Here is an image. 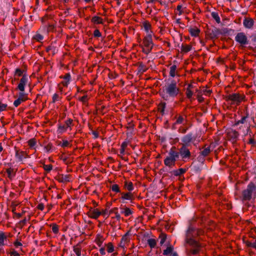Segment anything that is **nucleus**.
Wrapping results in <instances>:
<instances>
[{"label": "nucleus", "instance_id": "1", "mask_svg": "<svg viewBox=\"0 0 256 256\" xmlns=\"http://www.w3.org/2000/svg\"><path fill=\"white\" fill-rule=\"evenodd\" d=\"M198 234V230L191 225L189 226L185 233V243L189 245V252L194 255L198 254L201 247L197 239Z\"/></svg>", "mask_w": 256, "mask_h": 256}, {"label": "nucleus", "instance_id": "2", "mask_svg": "<svg viewBox=\"0 0 256 256\" xmlns=\"http://www.w3.org/2000/svg\"><path fill=\"white\" fill-rule=\"evenodd\" d=\"M180 90L177 86V82L174 80L169 78L162 87V91L160 92V96L164 100H167L168 97L174 98L176 96Z\"/></svg>", "mask_w": 256, "mask_h": 256}, {"label": "nucleus", "instance_id": "3", "mask_svg": "<svg viewBox=\"0 0 256 256\" xmlns=\"http://www.w3.org/2000/svg\"><path fill=\"white\" fill-rule=\"evenodd\" d=\"M256 198V186L252 182L249 183L246 188L242 192V200L249 201Z\"/></svg>", "mask_w": 256, "mask_h": 256}, {"label": "nucleus", "instance_id": "4", "mask_svg": "<svg viewBox=\"0 0 256 256\" xmlns=\"http://www.w3.org/2000/svg\"><path fill=\"white\" fill-rule=\"evenodd\" d=\"M176 149L175 146H172L169 150V156H167L164 160V164L168 167H171L174 166L176 160L179 158V152L174 150Z\"/></svg>", "mask_w": 256, "mask_h": 256}, {"label": "nucleus", "instance_id": "5", "mask_svg": "<svg viewBox=\"0 0 256 256\" xmlns=\"http://www.w3.org/2000/svg\"><path fill=\"white\" fill-rule=\"evenodd\" d=\"M235 40L242 46H244L248 44L246 36L242 32L237 34L235 37Z\"/></svg>", "mask_w": 256, "mask_h": 256}, {"label": "nucleus", "instance_id": "6", "mask_svg": "<svg viewBox=\"0 0 256 256\" xmlns=\"http://www.w3.org/2000/svg\"><path fill=\"white\" fill-rule=\"evenodd\" d=\"M187 146H182L179 149V154L182 159L189 158L191 156L190 150L186 148Z\"/></svg>", "mask_w": 256, "mask_h": 256}, {"label": "nucleus", "instance_id": "7", "mask_svg": "<svg viewBox=\"0 0 256 256\" xmlns=\"http://www.w3.org/2000/svg\"><path fill=\"white\" fill-rule=\"evenodd\" d=\"M228 140L233 144L236 143L238 138L239 136L238 132L236 130H230L227 133Z\"/></svg>", "mask_w": 256, "mask_h": 256}, {"label": "nucleus", "instance_id": "8", "mask_svg": "<svg viewBox=\"0 0 256 256\" xmlns=\"http://www.w3.org/2000/svg\"><path fill=\"white\" fill-rule=\"evenodd\" d=\"M28 76L26 74H24L23 76L20 80V82L18 86V88L20 91H24L25 86L28 82Z\"/></svg>", "mask_w": 256, "mask_h": 256}, {"label": "nucleus", "instance_id": "9", "mask_svg": "<svg viewBox=\"0 0 256 256\" xmlns=\"http://www.w3.org/2000/svg\"><path fill=\"white\" fill-rule=\"evenodd\" d=\"M193 134L192 132H190L184 136L182 138V141L184 143L182 146H188L189 144L192 140Z\"/></svg>", "mask_w": 256, "mask_h": 256}, {"label": "nucleus", "instance_id": "10", "mask_svg": "<svg viewBox=\"0 0 256 256\" xmlns=\"http://www.w3.org/2000/svg\"><path fill=\"white\" fill-rule=\"evenodd\" d=\"M143 43L144 46H153L154 43L152 40V36L151 34H148L144 38Z\"/></svg>", "mask_w": 256, "mask_h": 256}, {"label": "nucleus", "instance_id": "11", "mask_svg": "<svg viewBox=\"0 0 256 256\" xmlns=\"http://www.w3.org/2000/svg\"><path fill=\"white\" fill-rule=\"evenodd\" d=\"M254 24V21L252 18H244L243 20V25L244 28L251 29Z\"/></svg>", "mask_w": 256, "mask_h": 256}, {"label": "nucleus", "instance_id": "12", "mask_svg": "<svg viewBox=\"0 0 256 256\" xmlns=\"http://www.w3.org/2000/svg\"><path fill=\"white\" fill-rule=\"evenodd\" d=\"M226 100H232V102L239 103L241 101V98L240 95L238 94H229L226 97Z\"/></svg>", "mask_w": 256, "mask_h": 256}, {"label": "nucleus", "instance_id": "13", "mask_svg": "<svg viewBox=\"0 0 256 256\" xmlns=\"http://www.w3.org/2000/svg\"><path fill=\"white\" fill-rule=\"evenodd\" d=\"M5 165H6L10 167L9 168H7L6 170V172L8 174V178L10 179L13 178L15 176L16 172L14 171V168H11L12 164L11 163H7L6 164H5Z\"/></svg>", "mask_w": 256, "mask_h": 256}, {"label": "nucleus", "instance_id": "14", "mask_svg": "<svg viewBox=\"0 0 256 256\" xmlns=\"http://www.w3.org/2000/svg\"><path fill=\"white\" fill-rule=\"evenodd\" d=\"M220 34H222L221 30L216 28H214L210 34L211 38H217Z\"/></svg>", "mask_w": 256, "mask_h": 256}, {"label": "nucleus", "instance_id": "15", "mask_svg": "<svg viewBox=\"0 0 256 256\" xmlns=\"http://www.w3.org/2000/svg\"><path fill=\"white\" fill-rule=\"evenodd\" d=\"M186 171V169L180 168L178 170H174L170 172V173L174 176H180L181 174L185 173Z\"/></svg>", "mask_w": 256, "mask_h": 256}, {"label": "nucleus", "instance_id": "16", "mask_svg": "<svg viewBox=\"0 0 256 256\" xmlns=\"http://www.w3.org/2000/svg\"><path fill=\"white\" fill-rule=\"evenodd\" d=\"M26 154L25 152L23 151L18 152L16 150L15 154L16 158L18 160V162L22 161L23 159L25 158L24 155Z\"/></svg>", "mask_w": 256, "mask_h": 256}, {"label": "nucleus", "instance_id": "17", "mask_svg": "<svg viewBox=\"0 0 256 256\" xmlns=\"http://www.w3.org/2000/svg\"><path fill=\"white\" fill-rule=\"evenodd\" d=\"M102 214L100 212L98 209H94L91 212L90 216V218L94 219L98 218Z\"/></svg>", "mask_w": 256, "mask_h": 256}, {"label": "nucleus", "instance_id": "18", "mask_svg": "<svg viewBox=\"0 0 256 256\" xmlns=\"http://www.w3.org/2000/svg\"><path fill=\"white\" fill-rule=\"evenodd\" d=\"M222 34L232 36L234 32V30L228 28H224L221 30Z\"/></svg>", "mask_w": 256, "mask_h": 256}, {"label": "nucleus", "instance_id": "19", "mask_svg": "<svg viewBox=\"0 0 256 256\" xmlns=\"http://www.w3.org/2000/svg\"><path fill=\"white\" fill-rule=\"evenodd\" d=\"M146 70L147 68L142 62H140L138 63V73L142 74L146 72Z\"/></svg>", "mask_w": 256, "mask_h": 256}, {"label": "nucleus", "instance_id": "20", "mask_svg": "<svg viewBox=\"0 0 256 256\" xmlns=\"http://www.w3.org/2000/svg\"><path fill=\"white\" fill-rule=\"evenodd\" d=\"M120 209L121 210V214H123L125 215L126 216H128L132 214V212L130 208H120Z\"/></svg>", "mask_w": 256, "mask_h": 256}, {"label": "nucleus", "instance_id": "21", "mask_svg": "<svg viewBox=\"0 0 256 256\" xmlns=\"http://www.w3.org/2000/svg\"><path fill=\"white\" fill-rule=\"evenodd\" d=\"M58 180L61 182H64L70 181V177L68 175L61 174L58 176Z\"/></svg>", "mask_w": 256, "mask_h": 256}, {"label": "nucleus", "instance_id": "22", "mask_svg": "<svg viewBox=\"0 0 256 256\" xmlns=\"http://www.w3.org/2000/svg\"><path fill=\"white\" fill-rule=\"evenodd\" d=\"M24 74H26V70H21L19 68L16 69L14 72V76H23Z\"/></svg>", "mask_w": 256, "mask_h": 256}, {"label": "nucleus", "instance_id": "23", "mask_svg": "<svg viewBox=\"0 0 256 256\" xmlns=\"http://www.w3.org/2000/svg\"><path fill=\"white\" fill-rule=\"evenodd\" d=\"M67 130L66 127L64 124H60L58 125V129L57 132L58 134H62Z\"/></svg>", "mask_w": 256, "mask_h": 256}, {"label": "nucleus", "instance_id": "24", "mask_svg": "<svg viewBox=\"0 0 256 256\" xmlns=\"http://www.w3.org/2000/svg\"><path fill=\"white\" fill-rule=\"evenodd\" d=\"M147 244L151 248H155L156 244V240L154 238H148L147 240Z\"/></svg>", "mask_w": 256, "mask_h": 256}, {"label": "nucleus", "instance_id": "25", "mask_svg": "<svg viewBox=\"0 0 256 256\" xmlns=\"http://www.w3.org/2000/svg\"><path fill=\"white\" fill-rule=\"evenodd\" d=\"M189 32L192 36L196 37L198 36L199 32H200V30L198 28L194 29L190 28L189 30Z\"/></svg>", "mask_w": 256, "mask_h": 256}, {"label": "nucleus", "instance_id": "26", "mask_svg": "<svg viewBox=\"0 0 256 256\" xmlns=\"http://www.w3.org/2000/svg\"><path fill=\"white\" fill-rule=\"evenodd\" d=\"M211 16H212V18L215 20L216 21V22L218 24H220V18L218 12H212L211 13Z\"/></svg>", "mask_w": 256, "mask_h": 256}, {"label": "nucleus", "instance_id": "27", "mask_svg": "<svg viewBox=\"0 0 256 256\" xmlns=\"http://www.w3.org/2000/svg\"><path fill=\"white\" fill-rule=\"evenodd\" d=\"M177 66L176 65H172L170 68V76L172 78H174L176 76V70Z\"/></svg>", "mask_w": 256, "mask_h": 256}, {"label": "nucleus", "instance_id": "28", "mask_svg": "<svg viewBox=\"0 0 256 256\" xmlns=\"http://www.w3.org/2000/svg\"><path fill=\"white\" fill-rule=\"evenodd\" d=\"M143 26L144 30L148 33V34H151L152 32H150V30L151 28V25L148 22H144L143 23Z\"/></svg>", "mask_w": 256, "mask_h": 256}, {"label": "nucleus", "instance_id": "29", "mask_svg": "<svg viewBox=\"0 0 256 256\" xmlns=\"http://www.w3.org/2000/svg\"><path fill=\"white\" fill-rule=\"evenodd\" d=\"M192 46L190 45H184L182 44L180 48L181 50L184 52H188L192 50Z\"/></svg>", "mask_w": 256, "mask_h": 256}, {"label": "nucleus", "instance_id": "30", "mask_svg": "<svg viewBox=\"0 0 256 256\" xmlns=\"http://www.w3.org/2000/svg\"><path fill=\"white\" fill-rule=\"evenodd\" d=\"M166 107V103L165 102H161L158 105V109L162 114L164 113Z\"/></svg>", "mask_w": 256, "mask_h": 256}, {"label": "nucleus", "instance_id": "31", "mask_svg": "<svg viewBox=\"0 0 256 256\" xmlns=\"http://www.w3.org/2000/svg\"><path fill=\"white\" fill-rule=\"evenodd\" d=\"M174 247L172 246H168L165 250H164L163 254L168 256L173 251Z\"/></svg>", "mask_w": 256, "mask_h": 256}, {"label": "nucleus", "instance_id": "32", "mask_svg": "<svg viewBox=\"0 0 256 256\" xmlns=\"http://www.w3.org/2000/svg\"><path fill=\"white\" fill-rule=\"evenodd\" d=\"M122 199L123 200H131V193L127 192V193H122Z\"/></svg>", "mask_w": 256, "mask_h": 256}, {"label": "nucleus", "instance_id": "33", "mask_svg": "<svg viewBox=\"0 0 256 256\" xmlns=\"http://www.w3.org/2000/svg\"><path fill=\"white\" fill-rule=\"evenodd\" d=\"M6 240V236L3 232H0V246H4V240Z\"/></svg>", "mask_w": 256, "mask_h": 256}, {"label": "nucleus", "instance_id": "34", "mask_svg": "<svg viewBox=\"0 0 256 256\" xmlns=\"http://www.w3.org/2000/svg\"><path fill=\"white\" fill-rule=\"evenodd\" d=\"M124 188L129 191H132L134 189L133 184L132 182H126Z\"/></svg>", "mask_w": 256, "mask_h": 256}, {"label": "nucleus", "instance_id": "35", "mask_svg": "<svg viewBox=\"0 0 256 256\" xmlns=\"http://www.w3.org/2000/svg\"><path fill=\"white\" fill-rule=\"evenodd\" d=\"M60 160H62L66 164H70L72 163V160L68 158V157H66V156H60Z\"/></svg>", "mask_w": 256, "mask_h": 256}, {"label": "nucleus", "instance_id": "36", "mask_svg": "<svg viewBox=\"0 0 256 256\" xmlns=\"http://www.w3.org/2000/svg\"><path fill=\"white\" fill-rule=\"evenodd\" d=\"M210 152V147H208L204 148L203 150L201 151L200 154L202 156H206L209 154Z\"/></svg>", "mask_w": 256, "mask_h": 256}, {"label": "nucleus", "instance_id": "37", "mask_svg": "<svg viewBox=\"0 0 256 256\" xmlns=\"http://www.w3.org/2000/svg\"><path fill=\"white\" fill-rule=\"evenodd\" d=\"M78 245L74 246L73 250L77 256H81V248L78 247Z\"/></svg>", "mask_w": 256, "mask_h": 256}, {"label": "nucleus", "instance_id": "38", "mask_svg": "<svg viewBox=\"0 0 256 256\" xmlns=\"http://www.w3.org/2000/svg\"><path fill=\"white\" fill-rule=\"evenodd\" d=\"M70 74H66L64 78L66 80V81L65 82V83H64V86H67L68 84L69 83V82L70 80Z\"/></svg>", "mask_w": 256, "mask_h": 256}, {"label": "nucleus", "instance_id": "39", "mask_svg": "<svg viewBox=\"0 0 256 256\" xmlns=\"http://www.w3.org/2000/svg\"><path fill=\"white\" fill-rule=\"evenodd\" d=\"M202 168L199 165H194L192 166V170L196 173H198L201 171Z\"/></svg>", "mask_w": 256, "mask_h": 256}, {"label": "nucleus", "instance_id": "40", "mask_svg": "<svg viewBox=\"0 0 256 256\" xmlns=\"http://www.w3.org/2000/svg\"><path fill=\"white\" fill-rule=\"evenodd\" d=\"M111 189H112V190L113 192H120L119 186L116 184H112L111 186Z\"/></svg>", "mask_w": 256, "mask_h": 256}, {"label": "nucleus", "instance_id": "41", "mask_svg": "<svg viewBox=\"0 0 256 256\" xmlns=\"http://www.w3.org/2000/svg\"><path fill=\"white\" fill-rule=\"evenodd\" d=\"M160 244L162 246L166 241V236L164 234H161L160 236Z\"/></svg>", "mask_w": 256, "mask_h": 256}, {"label": "nucleus", "instance_id": "42", "mask_svg": "<svg viewBox=\"0 0 256 256\" xmlns=\"http://www.w3.org/2000/svg\"><path fill=\"white\" fill-rule=\"evenodd\" d=\"M44 169L47 172H50L52 168V164H44L43 165Z\"/></svg>", "mask_w": 256, "mask_h": 256}, {"label": "nucleus", "instance_id": "43", "mask_svg": "<svg viewBox=\"0 0 256 256\" xmlns=\"http://www.w3.org/2000/svg\"><path fill=\"white\" fill-rule=\"evenodd\" d=\"M26 95V94L24 93V91H20L19 93V97L18 98L20 99H23L24 102L27 99L25 98Z\"/></svg>", "mask_w": 256, "mask_h": 256}, {"label": "nucleus", "instance_id": "44", "mask_svg": "<svg viewBox=\"0 0 256 256\" xmlns=\"http://www.w3.org/2000/svg\"><path fill=\"white\" fill-rule=\"evenodd\" d=\"M107 250L109 253H112L114 251V247L112 243L110 242L108 244Z\"/></svg>", "mask_w": 256, "mask_h": 256}, {"label": "nucleus", "instance_id": "45", "mask_svg": "<svg viewBox=\"0 0 256 256\" xmlns=\"http://www.w3.org/2000/svg\"><path fill=\"white\" fill-rule=\"evenodd\" d=\"M22 102H24L23 99L17 98L14 102V105L15 107H18Z\"/></svg>", "mask_w": 256, "mask_h": 256}, {"label": "nucleus", "instance_id": "46", "mask_svg": "<svg viewBox=\"0 0 256 256\" xmlns=\"http://www.w3.org/2000/svg\"><path fill=\"white\" fill-rule=\"evenodd\" d=\"M54 28L55 25L54 24H49L48 26L47 31L48 32H54Z\"/></svg>", "mask_w": 256, "mask_h": 256}, {"label": "nucleus", "instance_id": "47", "mask_svg": "<svg viewBox=\"0 0 256 256\" xmlns=\"http://www.w3.org/2000/svg\"><path fill=\"white\" fill-rule=\"evenodd\" d=\"M28 142L30 148L34 147L36 144V141L34 138H32Z\"/></svg>", "mask_w": 256, "mask_h": 256}, {"label": "nucleus", "instance_id": "48", "mask_svg": "<svg viewBox=\"0 0 256 256\" xmlns=\"http://www.w3.org/2000/svg\"><path fill=\"white\" fill-rule=\"evenodd\" d=\"M52 230L54 233L57 234L58 232V227L57 224H54L52 226Z\"/></svg>", "mask_w": 256, "mask_h": 256}, {"label": "nucleus", "instance_id": "49", "mask_svg": "<svg viewBox=\"0 0 256 256\" xmlns=\"http://www.w3.org/2000/svg\"><path fill=\"white\" fill-rule=\"evenodd\" d=\"M193 94L192 92L189 88H186V95L188 98H190Z\"/></svg>", "mask_w": 256, "mask_h": 256}, {"label": "nucleus", "instance_id": "50", "mask_svg": "<svg viewBox=\"0 0 256 256\" xmlns=\"http://www.w3.org/2000/svg\"><path fill=\"white\" fill-rule=\"evenodd\" d=\"M101 20V18L98 16H94L92 18V22H97L98 24H101L102 22H100L99 20Z\"/></svg>", "mask_w": 256, "mask_h": 256}, {"label": "nucleus", "instance_id": "51", "mask_svg": "<svg viewBox=\"0 0 256 256\" xmlns=\"http://www.w3.org/2000/svg\"><path fill=\"white\" fill-rule=\"evenodd\" d=\"M72 120L70 118H69L68 120L65 122L64 125L66 126L67 128L70 127V125L72 124Z\"/></svg>", "mask_w": 256, "mask_h": 256}, {"label": "nucleus", "instance_id": "52", "mask_svg": "<svg viewBox=\"0 0 256 256\" xmlns=\"http://www.w3.org/2000/svg\"><path fill=\"white\" fill-rule=\"evenodd\" d=\"M94 36L95 37H100L102 36V34L98 30L96 29L94 32Z\"/></svg>", "mask_w": 256, "mask_h": 256}, {"label": "nucleus", "instance_id": "53", "mask_svg": "<svg viewBox=\"0 0 256 256\" xmlns=\"http://www.w3.org/2000/svg\"><path fill=\"white\" fill-rule=\"evenodd\" d=\"M184 118L182 116H179L176 122V124H182L184 122Z\"/></svg>", "mask_w": 256, "mask_h": 256}, {"label": "nucleus", "instance_id": "54", "mask_svg": "<svg viewBox=\"0 0 256 256\" xmlns=\"http://www.w3.org/2000/svg\"><path fill=\"white\" fill-rule=\"evenodd\" d=\"M69 144V142L68 140H63V142L62 144L60 142V143L58 144V146H60L62 147H66L68 146Z\"/></svg>", "mask_w": 256, "mask_h": 256}, {"label": "nucleus", "instance_id": "55", "mask_svg": "<svg viewBox=\"0 0 256 256\" xmlns=\"http://www.w3.org/2000/svg\"><path fill=\"white\" fill-rule=\"evenodd\" d=\"M204 156H202L201 154L198 157V161L200 162L201 164H202L204 161Z\"/></svg>", "mask_w": 256, "mask_h": 256}, {"label": "nucleus", "instance_id": "56", "mask_svg": "<svg viewBox=\"0 0 256 256\" xmlns=\"http://www.w3.org/2000/svg\"><path fill=\"white\" fill-rule=\"evenodd\" d=\"M11 256H20V254L15 250H13L10 252Z\"/></svg>", "mask_w": 256, "mask_h": 256}, {"label": "nucleus", "instance_id": "57", "mask_svg": "<svg viewBox=\"0 0 256 256\" xmlns=\"http://www.w3.org/2000/svg\"><path fill=\"white\" fill-rule=\"evenodd\" d=\"M7 106L8 105L6 104H4L0 102V112L4 110Z\"/></svg>", "mask_w": 256, "mask_h": 256}, {"label": "nucleus", "instance_id": "58", "mask_svg": "<svg viewBox=\"0 0 256 256\" xmlns=\"http://www.w3.org/2000/svg\"><path fill=\"white\" fill-rule=\"evenodd\" d=\"M146 54H148L151 52L153 46H146Z\"/></svg>", "mask_w": 256, "mask_h": 256}, {"label": "nucleus", "instance_id": "59", "mask_svg": "<svg viewBox=\"0 0 256 256\" xmlns=\"http://www.w3.org/2000/svg\"><path fill=\"white\" fill-rule=\"evenodd\" d=\"M37 208L40 210H42L44 208V204L42 203H40L38 205Z\"/></svg>", "mask_w": 256, "mask_h": 256}, {"label": "nucleus", "instance_id": "60", "mask_svg": "<svg viewBox=\"0 0 256 256\" xmlns=\"http://www.w3.org/2000/svg\"><path fill=\"white\" fill-rule=\"evenodd\" d=\"M129 239L128 237H126L125 236H123L122 239H121V240L122 241V242H127L129 241Z\"/></svg>", "mask_w": 256, "mask_h": 256}, {"label": "nucleus", "instance_id": "61", "mask_svg": "<svg viewBox=\"0 0 256 256\" xmlns=\"http://www.w3.org/2000/svg\"><path fill=\"white\" fill-rule=\"evenodd\" d=\"M58 94H54L52 96V102H55L58 100Z\"/></svg>", "mask_w": 256, "mask_h": 256}, {"label": "nucleus", "instance_id": "62", "mask_svg": "<svg viewBox=\"0 0 256 256\" xmlns=\"http://www.w3.org/2000/svg\"><path fill=\"white\" fill-rule=\"evenodd\" d=\"M92 134L94 136V138H97L98 137V133L94 130L92 132Z\"/></svg>", "mask_w": 256, "mask_h": 256}, {"label": "nucleus", "instance_id": "63", "mask_svg": "<svg viewBox=\"0 0 256 256\" xmlns=\"http://www.w3.org/2000/svg\"><path fill=\"white\" fill-rule=\"evenodd\" d=\"M36 38L38 40H42L44 38V36L40 34H36Z\"/></svg>", "mask_w": 256, "mask_h": 256}, {"label": "nucleus", "instance_id": "64", "mask_svg": "<svg viewBox=\"0 0 256 256\" xmlns=\"http://www.w3.org/2000/svg\"><path fill=\"white\" fill-rule=\"evenodd\" d=\"M249 246L252 247L256 249V240H254V242L250 243Z\"/></svg>", "mask_w": 256, "mask_h": 256}]
</instances>
